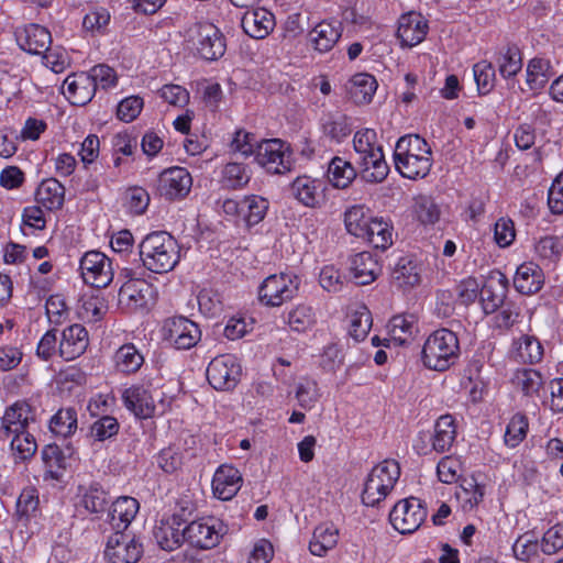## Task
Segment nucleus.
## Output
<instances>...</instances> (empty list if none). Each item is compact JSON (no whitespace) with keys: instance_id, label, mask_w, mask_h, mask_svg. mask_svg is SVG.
Wrapping results in <instances>:
<instances>
[{"instance_id":"nucleus-48","label":"nucleus","mask_w":563,"mask_h":563,"mask_svg":"<svg viewBox=\"0 0 563 563\" xmlns=\"http://www.w3.org/2000/svg\"><path fill=\"white\" fill-rule=\"evenodd\" d=\"M485 487L476 482L474 477L464 478L456 492V497L464 503L468 509L477 506L484 498Z\"/></svg>"},{"instance_id":"nucleus-32","label":"nucleus","mask_w":563,"mask_h":563,"mask_svg":"<svg viewBox=\"0 0 563 563\" xmlns=\"http://www.w3.org/2000/svg\"><path fill=\"white\" fill-rule=\"evenodd\" d=\"M347 93L350 99L356 104L371 102L373 95L377 89V81L369 74H355L349 81Z\"/></svg>"},{"instance_id":"nucleus-27","label":"nucleus","mask_w":563,"mask_h":563,"mask_svg":"<svg viewBox=\"0 0 563 563\" xmlns=\"http://www.w3.org/2000/svg\"><path fill=\"white\" fill-rule=\"evenodd\" d=\"M342 35L340 24L331 22L318 23L308 34V40L314 51L323 54L330 52Z\"/></svg>"},{"instance_id":"nucleus-59","label":"nucleus","mask_w":563,"mask_h":563,"mask_svg":"<svg viewBox=\"0 0 563 563\" xmlns=\"http://www.w3.org/2000/svg\"><path fill=\"white\" fill-rule=\"evenodd\" d=\"M88 75L92 79V84H95L96 90L99 87L102 89L113 87L115 86L118 80L114 69L106 64H99L93 66L88 71Z\"/></svg>"},{"instance_id":"nucleus-40","label":"nucleus","mask_w":563,"mask_h":563,"mask_svg":"<svg viewBox=\"0 0 563 563\" xmlns=\"http://www.w3.org/2000/svg\"><path fill=\"white\" fill-rule=\"evenodd\" d=\"M551 64L544 58H532L527 66V85L531 90L542 89L552 76Z\"/></svg>"},{"instance_id":"nucleus-30","label":"nucleus","mask_w":563,"mask_h":563,"mask_svg":"<svg viewBox=\"0 0 563 563\" xmlns=\"http://www.w3.org/2000/svg\"><path fill=\"white\" fill-rule=\"evenodd\" d=\"M350 262V271L357 285L373 283L380 272L378 262L369 252L357 253L351 257Z\"/></svg>"},{"instance_id":"nucleus-5","label":"nucleus","mask_w":563,"mask_h":563,"mask_svg":"<svg viewBox=\"0 0 563 563\" xmlns=\"http://www.w3.org/2000/svg\"><path fill=\"white\" fill-rule=\"evenodd\" d=\"M186 43L206 60L221 58L227 48L221 31L210 22H198L191 25L185 35Z\"/></svg>"},{"instance_id":"nucleus-56","label":"nucleus","mask_w":563,"mask_h":563,"mask_svg":"<svg viewBox=\"0 0 563 563\" xmlns=\"http://www.w3.org/2000/svg\"><path fill=\"white\" fill-rule=\"evenodd\" d=\"M415 213L423 224H433L440 218V209L435 202L426 196H420L415 202Z\"/></svg>"},{"instance_id":"nucleus-8","label":"nucleus","mask_w":563,"mask_h":563,"mask_svg":"<svg viewBox=\"0 0 563 563\" xmlns=\"http://www.w3.org/2000/svg\"><path fill=\"white\" fill-rule=\"evenodd\" d=\"M427 518V509L420 499L410 497L399 500L389 514L391 526L401 534L412 533Z\"/></svg>"},{"instance_id":"nucleus-21","label":"nucleus","mask_w":563,"mask_h":563,"mask_svg":"<svg viewBox=\"0 0 563 563\" xmlns=\"http://www.w3.org/2000/svg\"><path fill=\"white\" fill-rule=\"evenodd\" d=\"M323 183L309 176H298L290 185L291 195L303 206L316 208L323 200Z\"/></svg>"},{"instance_id":"nucleus-2","label":"nucleus","mask_w":563,"mask_h":563,"mask_svg":"<svg viewBox=\"0 0 563 563\" xmlns=\"http://www.w3.org/2000/svg\"><path fill=\"white\" fill-rule=\"evenodd\" d=\"M140 257L148 271L157 274L168 273L179 262L180 247L169 233L152 232L140 244Z\"/></svg>"},{"instance_id":"nucleus-4","label":"nucleus","mask_w":563,"mask_h":563,"mask_svg":"<svg viewBox=\"0 0 563 563\" xmlns=\"http://www.w3.org/2000/svg\"><path fill=\"white\" fill-rule=\"evenodd\" d=\"M400 476V466L395 460H385L373 467L365 481L362 501L365 506H377L394 489Z\"/></svg>"},{"instance_id":"nucleus-16","label":"nucleus","mask_w":563,"mask_h":563,"mask_svg":"<svg viewBox=\"0 0 563 563\" xmlns=\"http://www.w3.org/2000/svg\"><path fill=\"white\" fill-rule=\"evenodd\" d=\"M177 515L163 518L155 526L153 536L161 549L165 551L176 550L185 541V527Z\"/></svg>"},{"instance_id":"nucleus-46","label":"nucleus","mask_w":563,"mask_h":563,"mask_svg":"<svg viewBox=\"0 0 563 563\" xmlns=\"http://www.w3.org/2000/svg\"><path fill=\"white\" fill-rule=\"evenodd\" d=\"M287 323L292 331L306 332L316 323V313L310 306L298 305L288 312Z\"/></svg>"},{"instance_id":"nucleus-6","label":"nucleus","mask_w":563,"mask_h":563,"mask_svg":"<svg viewBox=\"0 0 563 563\" xmlns=\"http://www.w3.org/2000/svg\"><path fill=\"white\" fill-rule=\"evenodd\" d=\"M254 155L256 163L269 174L284 175L294 169L292 152L279 139L262 141Z\"/></svg>"},{"instance_id":"nucleus-36","label":"nucleus","mask_w":563,"mask_h":563,"mask_svg":"<svg viewBox=\"0 0 563 563\" xmlns=\"http://www.w3.org/2000/svg\"><path fill=\"white\" fill-rule=\"evenodd\" d=\"M327 175L333 187L345 189L355 179L356 172L350 162L335 156L328 166Z\"/></svg>"},{"instance_id":"nucleus-44","label":"nucleus","mask_w":563,"mask_h":563,"mask_svg":"<svg viewBox=\"0 0 563 563\" xmlns=\"http://www.w3.org/2000/svg\"><path fill=\"white\" fill-rule=\"evenodd\" d=\"M46 474L53 479H59L67 463L63 451L57 445H46L42 451Z\"/></svg>"},{"instance_id":"nucleus-28","label":"nucleus","mask_w":563,"mask_h":563,"mask_svg":"<svg viewBox=\"0 0 563 563\" xmlns=\"http://www.w3.org/2000/svg\"><path fill=\"white\" fill-rule=\"evenodd\" d=\"M356 163L360 165L362 177L368 183H382L389 173L382 146L362 158H356Z\"/></svg>"},{"instance_id":"nucleus-9","label":"nucleus","mask_w":563,"mask_h":563,"mask_svg":"<svg viewBox=\"0 0 563 563\" xmlns=\"http://www.w3.org/2000/svg\"><path fill=\"white\" fill-rule=\"evenodd\" d=\"M162 335L177 350H189L200 341L201 331L198 324L188 318L173 317L165 320Z\"/></svg>"},{"instance_id":"nucleus-35","label":"nucleus","mask_w":563,"mask_h":563,"mask_svg":"<svg viewBox=\"0 0 563 563\" xmlns=\"http://www.w3.org/2000/svg\"><path fill=\"white\" fill-rule=\"evenodd\" d=\"M362 239L375 249L386 250L393 244V227L383 218H372Z\"/></svg>"},{"instance_id":"nucleus-37","label":"nucleus","mask_w":563,"mask_h":563,"mask_svg":"<svg viewBox=\"0 0 563 563\" xmlns=\"http://www.w3.org/2000/svg\"><path fill=\"white\" fill-rule=\"evenodd\" d=\"M117 371L124 374L136 373L144 363V357L132 343L120 346L113 356Z\"/></svg>"},{"instance_id":"nucleus-3","label":"nucleus","mask_w":563,"mask_h":563,"mask_svg":"<svg viewBox=\"0 0 563 563\" xmlns=\"http://www.w3.org/2000/svg\"><path fill=\"white\" fill-rule=\"evenodd\" d=\"M459 352L456 334L448 329H439L426 340L422 349V362L430 369L446 371L457 360Z\"/></svg>"},{"instance_id":"nucleus-22","label":"nucleus","mask_w":563,"mask_h":563,"mask_svg":"<svg viewBox=\"0 0 563 563\" xmlns=\"http://www.w3.org/2000/svg\"><path fill=\"white\" fill-rule=\"evenodd\" d=\"M241 483L242 476L238 468L231 465H221L213 475V494L221 500H230L241 488Z\"/></svg>"},{"instance_id":"nucleus-20","label":"nucleus","mask_w":563,"mask_h":563,"mask_svg":"<svg viewBox=\"0 0 563 563\" xmlns=\"http://www.w3.org/2000/svg\"><path fill=\"white\" fill-rule=\"evenodd\" d=\"M88 344V331L76 323L63 331L58 352L64 360L73 361L85 353Z\"/></svg>"},{"instance_id":"nucleus-47","label":"nucleus","mask_w":563,"mask_h":563,"mask_svg":"<svg viewBox=\"0 0 563 563\" xmlns=\"http://www.w3.org/2000/svg\"><path fill=\"white\" fill-rule=\"evenodd\" d=\"M49 428L58 435L68 437L77 429V413L74 408L59 409L51 419Z\"/></svg>"},{"instance_id":"nucleus-31","label":"nucleus","mask_w":563,"mask_h":563,"mask_svg":"<svg viewBox=\"0 0 563 563\" xmlns=\"http://www.w3.org/2000/svg\"><path fill=\"white\" fill-rule=\"evenodd\" d=\"M64 199L65 188L55 178L43 180L35 191V201L48 211L60 209Z\"/></svg>"},{"instance_id":"nucleus-23","label":"nucleus","mask_w":563,"mask_h":563,"mask_svg":"<svg viewBox=\"0 0 563 563\" xmlns=\"http://www.w3.org/2000/svg\"><path fill=\"white\" fill-rule=\"evenodd\" d=\"M122 400L128 410L140 419H147L155 413V402L150 391L143 386L133 385L122 394Z\"/></svg>"},{"instance_id":"nucleus-45","label":"nucleus","mask_w":563,"mask_h":563,"mask_svg":"<svg viewBox=\"0 0 563 563\" xmlns=\"http://www.w3.org/2000/svg\"><path fill=\"white\" fill-rule=\"evenodd\" d=\"M499 74L504 78L516 76L522 67V58L519 48L515 45L507 46L497 58Z\"/></svg>"},{"instance_id":"nucleus-24","label":"nucleus","mask_w":563,"mask_h":563,"mask_svg":"<svg viewBox=\"0 0 563 563\" xmlns=\"http://www.w3.org/2000/svg\"><path fill=\"white\" fill-rule=\"evenodd\" d=\"M139 501L130 496H121L112 503L108 521L114 532H123L139 511Z\"/></svg>"},{"instance_id":"nucleus-64","label":"nucleus","mask_w":563,"mask_h":563,"mask_svg":"<svg viewBox=\"0 0 563 563\" xmlns=\"http://www.w3.org/2000/svg\"><path fill=\"white\" fill-rule=\"evenodd\" d=\"M81 504L90 512H101L108 504L107 494L101 488L91 486L82 496Z\"/></svg>"},{"instance_id":"nucleus-58","label":"nucleus","mask_w":563,"mask_h":563,"mask_svg":"<svg viewBox=\"0 0 563 563\" xmlns=\"http://www.w3.org/2000/svg\"><path fill=\"white\" fill-rule=\"evenodd\" d=\"M376 132L373 129H364L357 131L353 139V145L357 158H362L378 148L380 145L376 144Z\"/></svg>"},{"instance_id":"nucleus-61","label":"nucleus","mask_w":563,"mask_h":563,"mask_svg":"<svg viewBox=\"0 0 563 563\" xmlns=\"http://www.w3.org/2000/svg\"><path fill=\"white\" fill-rule=\"evenodd\" d=\"M563 549V525H555L543 534L541 550L547 555H552Z\"/></svg>"},{"instance_id":"nucleus-13","label":"nucleus","mask_w":563,"mask_h":563,"mask_svg":"<svg viewBox=\"0 0 563 563\" xmlns=\"http://www.w3.org/2000/svg\"><path fill=\"white\" fill-rule=\"evenodd\" d=\"M142 554V544L123 532H114L109 537L104 550L108 563H136Z\"/></svg>"},{"instance_id":"nucleus-60","label":"nucleus","mask_w":563,"mask_h":563,"mask_svg":"<svg viewBox=\"0 0 563 563\" xmlns=\"http://www.w3.org/2000/svg\"><path fill=\"white\" fill-rule=\"evenodd\" d=\"M319 389L314 380L305 379L299 383L296 390V398L299 406L303 409H310L319 399Z\"/></svg>"},{"instance_id":"nucleus-57","label":"nucleus","mask_w":563,"mask_h":563,"mask_svg":"<svg viewBox=\"0 0 563 563\" xmlns=\"http://www.w3.org/2000/svg\"><path fill=\"white\" fill-rule=\"evenodd\" d=\"M11 449L20 460H26L36 452L37 445L34 437L27 431L14 433Z\"/></svg>"},{"instance_id":"nucleus-52","label":"nucleus","mask_w":563,"mask_h":563,"mask_svg":"<svg viewBox=\"0 0 563 563\" xmlns=\"http://www.w3.org/2000/svg\"><path fill=\"white\" fill-rule=\"evenodd\" d=\"M119 429L120 424L114 417L103 416L90 426L89 437L102 442L117 435Z\"/></svg>"},{"instance_id":"nucleus-54","label":"nucleus","mask_w":563,"mask_h":563,"mask_svg":"<svg viewBox=\"0 0 563 563\" xmlns=\"http://www.w3.org/2000/svg\"><path fill=\"white\" fill-rule=\"evenodd\" d=\"M515 383L526 396H532L542 386V376L536 369L523 368L516 373Z\"/></svg>"},{"instance_id":"nucleus-53","label":"nucleus","mask_w":563,"mask_h":563,"mask_svg":"<svg viewBox=\"0 0 563 563\" xmlns=\"http://www.w3.org/2000/svg\"><path fill=\"white\" fill-rule=\"evenodd\" d=\"M394 279L400 287H413L420 283V275L411 261L400 258L394 271Z\"/></svg>"},{"instance_id":"nucleus-41","label":"nucleus","mask_w":563,"mask_h":563,"mask_svg":"<svg viewBox=\"0 0 563 563\" xmlns=\"http://www.w3.org/2000/svg\"><path fill=\"white\" fill-rule=\"evenodd\" d=\"M268 200L262 196H245L241 202V210L249 227L258 224L266 216L268 210Z\"/></svg>"},{"instance_id":"nucleus-39","label":"nucleus","mask_w":563,"mask_h":563,"mask_svg":"<svg viewBox=\"0 0 563 563\" xmlns=\"http://www.w3.org/2000/svg\"><path fill=\"white\" fill-rule=\"evenodd\" d=\"M338 534V529L333 526L321 525L317 527L309 543L310 552L313 555L323 556L330 549L336 545Z\"/></svg>"},{"instance_id":"nucleus-63","label":"nucleus","mask_w":563,"mask_h":563,"mask_svg":"<svg viewBox=\"0 0 563 563\" xmlns=\"http://www.w3.org/2000/svg\"><path fill=\"white\" fill-rule=\"evenodd\" d=\"M143 108V99L131 96L123 99L117 108V115L121 121L131 122L137 118Z\"/></svg>"},{"instance_id":"nucleus-25","label":"nucleus","mask_w":563,"mask_h":563,"mask_svg":"<svg viewBox=\"0 0 563 563\" xmlns=\"http://www.w3.org/2000/svg\"><path fill=\"white\" fill-rule=\"evenodd\" d=\"M185 540L199 549H211L219 543L220 533L214 525L195 520L185 527Z\"/></svg>"},{"instance_id":"nucleus-1","label":"nucleus","mask_w":563,"mask_h":563,"mask_svg":"<svg viewBox=\"0 0 563 563\" xmlns=\"http://www.w3.org/2000/svg\"><path fill=\"white\" fill-rule=\"evenodd\" d=\"M394 161L402 177L423 178L432 166L431 147L418 134L401 136L395 146Z\"/></svg>"},{"instance_id":"nucleus-17","label":"nucleus","mask_w":563,"mask_h":563,"mask_svg":"<svg viewBox=\"0 0 563 563\" xmlns=\"http://www.w3.org/2000/svg\"><path fill=\"white\" fill-rule=\"evenodd\" d=\"M96 91L88 73H75L64 80L63 93L75 106H85L90 102Z\"/></svg>"},{"instance_id":"nucleus-33","label":"nucleus","mask_w":563,"mask_h":563,"mask_svg":"<svg viewBox=\"0 0 563 563\" xmlns=\"http://www.w3.org/2000/svg\"><path fill=\"white\" fill-rule=\"evenodd\" d=\"M515 360L522 364H536L543 357V346L534 335L523 334L514 341Z\"/></svg>"},{"instance_id":"nucleus-18","label":"nucleus","mask_w":563,"mask_h":563,"mask_svg":"<svg viewBox=\"0 0 563 563\" xmlns=\"http://www.w3.org/2000/svg\"><path fill=\"white\" fill-rule=\"evenodd\" d=\"M428 32V24L424 18L417 12H408L400 16L397 36L402 46L412 47L421 43Z\"/></svg>"},{"instance_id":"nucleus-55","label":"nucleus","mask_w":563,"mask_h":563,"mask_svg":"<svg viewBox=\"0 0 563 563\" xmlns=\"http://www.w3.org/2000/svg\"><path fill=\"white\" fill-rule=\"evenodd\" d=\"M372 316L366 308H363L361 311H356L351 317L349 333L356 341H363L371 328H372Z\"/></svg>"},{"instance_id":"nucleus-38","label":"nucleus","mask_w":563,"mask_h":563,"mask_svg":"<svg viewBox=\"0 0 563 563\" xmlns=\"http://www.w3.org/2000/svg\"><path fill=\"white\" fill-rule=\"evenodd\" d=\"M251 180V169L246 164L231 162L221 169L222 187L228 189H242Z\"/></svg>"},{"instance_id":"nucleus-26","label":"nucleus","mask_w":563,"mask_h":563,"mask_svg":"<svg viewBox=\"0 0 563 563\" xmlns=\"http://www.w3.org/2000/svg\"><path fill=\"white\" fill-rule=\"evenodd\" d=\"M543 284V272L537 264L528 262L517 268L514 286L520 294H536L542 288Z\"/></svg>"},{"instance_id":"nucleus-14","label":"nucleus","mask_w":563,"mask_h":563,"mask_svg":"<svg viewBox=\"0 0 563 563\" xmlns=\"http://www.w3.org/2000/svg\"><path fill=\"white\" fill-rule=\"evenodd\" d=\"M192 179L183 167L165 169L158 177L157 190L167 200L184 198L190 191Z\"/></svg>"},{"instance_id":"nucleus-51","label":"nucleus","mask_w":563,"mask_h":563,"mask_svg":"<svg viewBox=\"0 0 563 563\" xmlns=\"http://www.w3.org/2000/svg\"><path fill=\"white\" fill-rule=\"evenodd\" d=\"M474 78L478 91L483 95L493 90L496 80L495 68L492 63L481 60L473 66Z\"/></svg>"},{"instance_id":"nucleus-34","label":"nucleus","mask_w":563,"mask_h":563,"mask_svg":"<svg viewBox=\"0 0 563 563\" xmlns=\"http://www.w3.org/2000/svg\"><path fill=\"white\" fill-rule=\"evenodd\" d=\"M456 437L455 420L451 415L441 416L434 424V433L431 437L432 449L438 453L448 451Z\"/></svg>"},{"instance_id":"nucleus-7","label":"nucleus","mask_w":563,"mask_h":563,"mask_svg":"<svg viewBox=\"0 0 563 563\" xmlns=\"http://www.w3.org/2000/svg\"><path fill=\"white\" fill-rule=\"evenodd\" d=\"M299 286L300 280L296 275H271L258 288V300L267 307H280L297 296Z\"/></svg>"},{"instance_id":"nucleus-10","label":"nucleus","mask_w":563,"mask_h":563,"mask_svg":"<svg viewBox=\"0 0 563 563\" xmlns=\"http://www.w3.org/2000/svg\"><path fill=\"white\" fill-rule=\"evenodd\" d=\"M241 374V365L231 354L214 357L207 367V379L217 390L233 389L238 385Z\"/></svg>"},{"instance_id":"nucleus-12","label":"nucleus","mask_w":563,"mask_h":563,"mask_svg":"<svg viewBox=\"0 0 563 563\" xmlns=\"http://www.w3.org/2000/svg\"><path fill=\"white\" fill-rule=\"evenodd\" d=\"M119 305L130 312L147 309L155 300V290L144 279L130 278L119 290Z\"/></svg>"},{"instance_id":"nucleus-42","label":"nucleus","mask_w":563,"mask_h":563,"mask_svg":"<svg viewBox=\"0 0 563 563\" xmlns=\"http://www.w3.org/2000/svg\"><path fill=\"white\" fill-rule=\"evenodd\" d=\"M388 329L389 339H385L384 341L404 345L410 341L413 334L415 323L412 317L395 316L390 319Z\"/></svg>"},{"instance_id":"nucleus-62","label":"nucleus","mask_w":563,"mask_h":563,"mask_svg":"<svg viewBox=\"0 0 563 563\" xmlns=\"http://www.w3.org/2000/svg\"><path fill=\"white\" fill-rule=\"evenodd\" d=\"M257 142L254 134L249 133L244 130H238L230 144L231 151L234 153H241L244 156L254 155Z\"/></svg>"},{"instance_id":"nucleus-19","label":"nucleus","mask_w":563,"mask_h":563,"mask_svg":"<svg viewBox=\"0 0 563 563\" xmlns=\"http://www.w3.org/2000/svg\"><path fill=\"white\" fill-rule=\"evenodd\" d=\"M275 16L265 8L247 10L242 19L243 31L252 38L263 40L269 35L275 27Z\"/></svg>"},{"instance_id":"nucleus-43","label":"nucleus","mask_w":563,"mask_h":563,"mask_svg":"<svg viewBox=\"0 0 563 563\" xmlns=\"http://www.w3.org/2000/svg\"><path fill=\"white\" fill-rule=\"evenodd\" d=\"M372 217L364 206H353L345 211L344 223L350 234L362 238L366 235V227Z\"/></svg>"},{"instance_id":"nucleus-11","label":"nucleus","mask_w":563,"mask_h":563,"mask_svg":"<svg viewBox=\"0 0 563 563\" xmlns=\"http://www.w3.org/2000/svg\"><path fill=\"white\" fill-rule=\"evenodd\" d=\"M80 272L86 284L104 288L113 279L110 260L99 251L87 252L80 260Z\"/></svg>"},{"instance_id":"nucleus-29","label":"nucleus","mask_w":563,"mask_h":563,"mask_svg":"<svg viewBox=\"0 0 563 563\" xmlns=\"http://www.w3.org/2000/svg\"><path fill=\"white\" fill-rule=\"evenodd\" d=\"M31 419V409L26 402H15L9 407L1 420L0 432L9 438L11 434L26 431Z\"/></svg>"},{"instance_id":"nucleus-50","label":"nucleus","mask_w":563,"mask_h":563,"mask_svg":"<svg viewBox=\"0 0 563 563\" xmlns=\"http://www.w3.org/2000/svg\"><path fill=\"white\" fill-rule=\"evenodd\" d=\"M534 251L541 260L556 263L563 253V244L558 236H543L536 243Z\"/></svg>"},{"instance_id":"nucleus-15","label":"nucleus","mask_w":563,"mask_h":563,"mask_svg":"<svg viewBox=\"0 0 563 563\" xmlns=\"http://www.w3.org/2000/svg\"><path fill=\"white\" fill-rule=\"evenodd\" d=\"M19 47L29 54L40 55L47 52L52 44L49 31L35 23L16 27L14 32Z\"/></svg>"},{"instance_id":"nucleus-49","label":"nucleus","mask_w":563,"mask_h":563,"mask_svg":"<svg viewBox=\"0 0 563 563\" xmlns=\"http://www.w3.org/2000/svg\"><path fill=\"white\" fill-rule=\"evenodd\" d=\"M528 420L525 415L516 413L509 421L504 440L509 448H516L526 438L528 431Z\"/></svg>"}]
</instances>
